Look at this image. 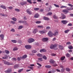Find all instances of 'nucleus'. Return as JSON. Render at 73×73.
Masks as SVG:
<instances>
[{
	"instance_id": "obj_1",
	"label": "nucleus",
	"mask_w": 73,
	"mask_h": 73,
	"mask_svg": "<svg viewBox=\"0 0 73 73\" xmlns=\"http://www.w3.org/2000/svg\"><path fill=\"white\" fill-rule=\"evenodd\" d=\"M58 31L57 30L55 32V33L53 34V33H52V32L50 31L48 33V36L49 37H52L53 35L54 36H56L57 35H58Z\"/></svg>"
},
{
	"instance_id": "obj_2",
	"label": "nucleus",
	"mask_w": 73,
	"mask_h": 73,
	"mask_svg": "<svg viewBox=\"0 0 73 73\" xmlns=\"http://www.w3.org/2000/svg\"><path fill=\"white\" fill-rule=\"evenodd\" d=\"M68 5L71 7L70 8V9H69V7L67 8V9L68 11H70V10H72V9H73V6L72 5L69 3L68 4Z\"/></svg>"
},
{
	"instance_id": "obj_3",
	"label": "nucleus",
	"mask_w": 73,
	"mask_h": 73,
	"mask_svg": "<svg viewBox=\"0 0 73 73\" xmlns=\"http://www.w3.org/2000/svg\"><path fill=\"white\" fill-rule=\"evenodd\" d=\"M28 41L30 43H31V42H33L35 41V39L32 38H29L28 40Z\"/></svg>"
},
{
	"instance_id": "obj_4",
	"label": "nucleus",
	"mask_w": 73,
	"mask_h": 73,
	"mask_svg": "<svg viewBox=\"0 0 73 73\" xmlns=\"http://www.w3.org/2000/svg\"><path fill=\"white\" fill-rule=\"evenodd\" d=\"M57 44H55L54 45L53 44H51L50 46V48L51 49H53L54 48H55L57 46Z\"/></svg>"
},
{
	"instance_id": "obj_5",
	"label": "nucleus",
	"mask_w": 73,
	"mask_h": 73,
	"mask_svg": "<svg viewBox=\"0 0 73 73\" xmlns=\"http://www.w3.org/2000/svg\"><path fill=\"white\" fill-rule=\"evenodd\" d=\"M25 47L26 49H31V46L29 45H26L25 46Z\"/></svg>"
},
{
	"instance_id": "obj_6",
	"label": "nucleus",
	"mask_w": 73,
	"mask_h": 73,
	"mask_svg": "<svg viewBox=\"0 0 73 73\" xmlns=\"http://www.w3.org/2000/svg\"><path fill=\"white\" fill-rule=\"evenodd\" d=\"M26 12L28 14H29V15H31V14H32V12L31 11H30L29 9H27L26 10Z\"/></svg>"
},
{
	"instance_id": "obj_7",
	"label": "nucleus",
	"mask_w": 73,
	"mask_h": 73,
	"mask_svg": "<svg viewBox=\"0 0 73 73\" xmlns=\"http://www.w3.org/2000/svg\"><path fill=\"white\" fill-rule=\"evenodd\" d=\"M19 23H23V24H25V25L27 24V21H19Z\"/></svg>"
},
{
	"instance_id": "obj_8",
	"label": "nucleus",
	"mask_w": 73,
	"mask_h": 73,
	"mask_svg": "<svg viewBox=\"0 0 73 73\" xmlns=\"http://www.w3.org/2000/svg\"><path fill=\"white\" fill-rule=\"evenodd\" d=\"M4 64L6 65H13L12 64H10L9 63V62H8L6 61H4Z\"/></svg>"
},
{
	"instance_id": "obj_9",
	"label": "nucleus",
	"mask_w": 73,
	"mask_h": 73,
	"mask_svg": "<svg viewBox=\"0 0 73 73\" xmlns=\"http://www.w3.org/2000/svg\"><path fill=\"white\" fill-rule=\"evenodd\" d=\"M0 37L1 38V40H3L4 39V35L3 34H1L0 35Z\"/></svg>"
},
{
	"instance_id": "obj_10",
	"label": "nucleus",
	"mask_w": 73,
	"mask_h": 73,
	"mask_svg": "<svg viewBox=\"0 0 73 73\" xmlns=\"http://www.w3.org/2000/svg\"><path fill=\"white\" fill-rule=\"evenodd\" d=\"M48 40V38H43L42 39V41H46Z\"/></svg>"
},
{
	"instance_id": "obj_11",
	"label": "nucleus",
	"mask_w": 73,
	"mask_h": 73,
	"mask_svg": "<svg viewBox=\"0 0 73 73\" xmlns=\"http://www.w3.org/2000/svg\"><path fill=\"white\" fill-rule=\"evenodd\" d=\"M61 22L63 24H66L67 23H68V21H65V20H63L61 21Z\"/></svg>"
},
{
	"instance_id": "obj_12",
	"label": "nucleus",
	"mask_w": 73,
	"mask_h": 73,
	"mask_svg": "<svg viewBox=\"0 0 73 73\" xmlns=\"http://www.w3.org/2000/svg\"><path fill=\"white\" fill-rule=\"evenodd\" d=\"M60 19H64L66 18V16L64 14H62V15L61 17L60 18Z\"/></svg>"
},
{
	"instance_id": "obj_13",
	"label": "nucleus",
	"mask_w": 73,
	"mask_h": 73,
	"mask_svg": "<svg viewBox=\"0 0 73 73\" xmlns=\"http://www.w3.org/2000/svg\"><path fill=\"white\" fill-rule=\"evenodd\" d=\"M46 32V31L45 30H44L43 31H39V33L41 34H42V33H45Z\"/></svg>"
},
{
	"instance_id": "obj_14",
	"label": "nucleus",
	"mask_w": 73,
	"mask_h": 73,
	"mask_svg": "<svg viewBox=\"0 0 73 73\" xmlns=\"http://www.w3.org/2000/svg\"><path fill=\"white\" fill-rule=\"evenodd\" d=\"M26 57H27V55H25L22 57L21 56L20 57V58L21 59H23V58H26Z\"/></svg>"
},
{
	"instance_id": "obj_15",
	"label": "nucleus",
	"mask_w": 73,
	"mask_h": 73,
	"mask_svg": "<svg viewBox=\"0 0 73 73\" xmlns=\"http://www.w3.org/2000/svg\"><path fill=\"white\" fill-rule=\"evenodd\" d=\"M11 69H8L7 70L5 71V72L6 73H10V72H11Z\"/></svg>"
},
{
	"instance_id": "obj_16",
	"label": "nucleus",
	"mask_w": 73,
	"mask_h": 73,
	"mask_svg": "<svg viewBox=\"0 0 73 73\" xmlns=\"http://www.w3.org/2000/svg\"><path fill=\"white\" fill-rule=\"evenodd\" d=\"M40 52H45L46 50L44 49H42L40 50Z\"/></svg>"
},
{
	"instance_id": "obj_17",
	"label": "nucleus",
	"mask_w": 73,
	"mask_h": 73,
	"mask_svg": "<svg viewBox=\"0 0 73 73\" xmlns=\"http://www.w3.org/2000/svg\"><path fill=\"white\" fill-rule=\"evenodd\" d=\"M21 5H25V4H27V2L25 1L22 2L21 3Z\"/></svg>"
},
{
	"instance_id": "obj_18",
	"label": "nucleus",
	"mask_w": 73,
	"mask_h": 73,
	"mask_svg": "<svg viewBox=\"0 0 73 73\" xmlns=\"http://www.w3.org/2000/svg\"><path fill=\"white\" fill-rule=\"evenodd\" d=\"M62 12H64L66 13H68V11L66 9H64L62 10Z\"/></svg>"
},
{
	"instance_id": "obj_19",
	"label": "nucleus",
	"mask_w": 73,
	"mask_h": 73,
	"mask_svg": "<svg viewBox=\"0 0 73 73\" xmlns=\"http://www.w3.org/2000/svg\"><path fill=\"white\" fill-rule=\"evenodd\" d=\"M50 62L51 63V64H54V61L52 59H51L50 60Z\"/></svg>"
},
{
	"instance_id": "obj_20",
	"label": "nucleus",
	"mask_w": 73,
	"mask_h": 73,
	"mask_svg": "<svg viewBox=\"0 0 73 73\" xmlns=\"http://www.w3.org/2000/svg\"><path fill=\"white\" fill-rule=\"evenodd\" d=\"M45 68H47L48 69H49V68H51V66H49L48 65H47L45 66Z\"/></svg>"
},
{
	"instance_id": "obj_21",
	"label": "nucleus",
	"mask_w": 73,
	"mask_h": 73,
	"mask_svg": "<svg viewBox=\"0 0 73 73\" xmlns=\"http://www.w3.org/2000/svg\"><path fill=\"white\" fill-rule=\"evenodd\" d=\"M43 19L45 20H49V19L48 17H43Z\"/></svg>"
},
{
	"instance_id": "obj_22",
	"label": "nucleus",
	"mask_w": 73,
	"mask_h": 73,
	"mask_svg": "<svg viewBox=\"0 0 73 73\" xmlns=\"http://www.w3.org/2000/svg\"><path fill=\"white\" fill-rule=\"evenodd\" d=\"M37 29H35L34 30V31H33V33H34V34H35V33H36V32H37Z\"/></svg>"
},
{
	"instance_id": "obj_23",
	"label": "nucleus",
	"mask_w": 73,
	"mask_h": 73,
	"mask_svg": "<svg viewBox=\"0 0 73 73\" xmlns=\"http://www.w3.org/2000/svg\"><path fill=\"white\" fill-rule=\"evenodd\" d=\"M37 56L38 57H42V54L39 53L37 54Z\"/></svg>"
},
{
	"instance_id": "obj_24",
	"label": "nucleus",
	"mask_w": 73,
	"mask_h": 73,
	"mask_svg": "<svg viewBox=\"0 0 73 73\" xmlns=\"http://www.w3.org/2000/svg\"><path fill=\"white\" fill-rule=\"evenodd\" d=\"M38 16H39L38 14H36L35 15L34 17L35 18H37V17H38Z\"/></svg>"
},
{
	"instance_id": "obj_25",
	"label": "nucleus",
	"mask_w": 73,
	"mask_h": 73,
	"mask_svg": "<svg viewBox=\"0 0 73 73\" xmlns=\"http://www.w3.org/2000/svg\"><path fill=\"white\" fill-rule=\"evenodd\" d=\"M12 19L14 21H17V19L16 18L13 17L12 18Z\"/></svg>"
},
{
	"instance_id": "obj_26",
	"label": "nucleus",
	"mask_w": 73,
	"mask_h": 73,
	"mask_svg": "<svg viewBox=\"0 0 73 73\" xmlns=\"http://www.w3.org/2000/svg\"><path fill=\"white\" fill-rule=\"evenodd\" d=\"M38 59L39 61H42V58H38Z\"/></svg>"
},
{
	"instance_id": "obj_27",
	"label": "nucleus",
	"mask_w": 73,
	"mask_h": 73,
	"mask_svg": "<svg viewBox=\"0 0 73 73\" xmlns=\"http://www.w3.org/2000/svg\"><path fill=\"white\" fill-rule=\"evenodd\" d=\"M52 15V13L50 12L48 13L47 14V15H48V16H50V15Z\"/></svg>"
},
{
	"instance_id": "obj_28",
	"label": "nucleus",
	"mask_w": 73,
	"mask_h": 73,
	"mask_svg": "<svg viewBox=\"0 0 73 73\" xmlns=\"http://www.w3.org/2000/svg\"><path fill=\"white\" fill-rule=\"evenodd\" d=\"M11 41L13 43H16L17 42V41L15 40H12Z\"/></svg>"
},
{
	"instance_id": "obj_29",
	"label": "nucleus",
	"mask_w": 73,
	"mask_h": 73,
	"mask_svg": "<svg viewBox=\"0 0 73 73\" xmlns=\"http://www.w3.org/2000/svg\"><path fill=\"white\" fill-rule=\"evenodd\" d=\"M0 7L1 8H3V9H6V7L4 6L1 5Z\"/></svg>"
},
{
	"instance_id": "obj_30",
	"label": "nucleus",
	"mask_w": 73,
	"mask_h": 73,
	"mask_svg": "<svg viewBox=\"0 0 73 73\" xmlns=\"http://www.w3.org/2000/svg\"><path fill=\"white\" fill-rule=\"evenodd\" d=\"M59 48H60V49H62L64 48V47H63V46H62L61 45H59Z\"/></svg>"
},
{
	"instance_id": "obj_31",
	"label": "nucleus",
	"mask_w": 73,
	"mask_h": 73,
	"mask_svg": "<svg viewBox=\"0 0 73 73\" xmlns=\"http://www.w3.org/2000/svg\"><path fill=\"white\" fill-rule=\"evenodd\" d=\"M32 53H35L37 52V51L36 50H32Z\"/></svg>"
},
{
	"instance_id": "obj_32",
	"label": "nucleus",
	"mask_w": 73,
	"mask_h": 73,
	"mask_svg": "<svg viewBox=\"0 0 73 73\" xmlns=\"http://www.w3.org/2000/svg\"><path fill=\"white\" fill-rule=\"evenodd\" d=\"M65 57L62 56L61 57V60H64V59H65Z\"/></svg>"
},
{
	"instance_id": "obj_33",
	"label": "nucleus",
	"mask_w": 73,
	"mask_h": 73,
	"mask_svg": "<svg viewBox=\"0 0 73 73\" xmlns=\"http://www.w3.org/2000/svg\"><path fill=\"white\" fill-rule=\"evenodd\" d=\"M23 27L22 26H19L18 28V29H21L23 28Z\"/></svg>"
},
{
	"instance_id": "obj_34",
	"label": "nucleus",
	"mask_w": 73,
	"mask_h": 73,
	"mask_svg": "<svg viewBox=\"0 0 73 73\" xmlns=\"http://www.w3.org/2000/svg\"><path fill=\"white\" fill-rule=\"evenodd\" d=\"M17 50H18V48L17 47H15L13 49V50L14 51Z\"/></svg>"
},
{
	"instance_id": "obj_35",
	"label": "nucleus",
	"mask_w": 73,
	"mask_h": 73,
	"mask_svg": "<svg viewBox=\"0 0 73 73\" xmlns=\"http://www.w3.org/2000/svg\"><path fill=\"white\" fill-rule=\"evenodd\" d=\"M66 70L67 72H70V69L68 68H66Z\"/></svg>"
},
{
	"instance_id": "obj_36",
	"label": "nucleus",
	"mask_w": 73,
	"mask_h": 73,
	"mask_svg": "<svg viewBox=\"0 0 73 73\" xmlns=\"http://www.w3.org/2000/svg\"><path fill=\"white\" fill-rule=\"evenodd\" d=\"M68 48L70 49H73V47L71 46H69Z\"/></svg>"
},
{
	"instance_id": "obj_37",
	"label": "nucleus",
	"mask_w": 73,
	"mask_h": 73,
	"mask_svg": "<svg viewBox=\"0 0 73 73\" xmlns=\"http://www.w3.org/2000/svg\"><path fill=\"white\" fill-rule=\"evenodd\" d=\"M27 1L29 3V4H32L31 0H27Z\"/></svg>"
},
{
	"instance_id": "obj_38",
	"label": "nucleus",
	"mask_w": 73,
	"mask_h": 73,
	"mask_svg": "<svg viewBox=\"0 0 73 73\" xmlns=\"http://www.w3.org/2000/svg\"><path fill=\"white\" fill-rule=\"evenodd\" d=\"M42 57L44 59V60H46L47 59V58L45 56H43Z\"/></svg>"
},
{
	"instance_id": "obj_39",
	"label": "nucleus",
	"mask_w": 73,
	"mask_h": 73,
	"mask_svg": "<svg viewBox=\"0 0 73 73\" xmlns=\"http://www.w3.org/2000/svg\"><path fill=\"white\" fill-rule=\"evenodd\" d=\"M5 52L6 54H9V51L8 50H5Z\"/></svg>"
},
{
	"instance_id": "obj_40",
	"label": "nucleus",
	"mask_w": 73,
	"mask_h": 73,
	"mask_svg": "<svg viewBox=\"0 0 73 73\" xmlns=\"http://www.w3.org/2000/svg\"><path fill=\"white\" fill-rule=\"evenodd\" d=\"M54 5L56 7H57V8H58L59 7V5H56V4H54Z\"/></svg>"
},
{
	"instance_id": "obj_41",
	"label": "nucleus",
	"mask_w": 73,
	"mask_h": 73,
	"mask_svg": "<svg viewBox=\"0 0 73 73\" xmlns=\"http://www.w3.org/2000/svg\"><path fill=\"white\" fill-rule=\"evenodd\" d=\"M53 17L55 19H57L58 17H57V16H56V15H54L53 16Z\"/></svg>"
},
{
	"instance_id": "obj_42",
	"label": "nucleus",
	"mask_w": 73,
	"mask_h": 73,
	"mask_svg": "<svg viewBox=\"0 0 73 73\" xmlns=\"http://www.w3.org/2000/svg\"><path fill=\"white\" fill-rule=\"evenodd\" d=\"M69 31H70L69 30H66L64 31V32L66 33H68V32H69Z\"/></svg>"
},
{
	"instance_id": "obj_43",
	"label": "nucleus",
	"mask_w": 73,
	"mask_h": 73,
	"mask_svg": "<svg viewBox=\"0 0 73 73\" xmlns=\"http://www.w3.org/2000/svg\"><path fill=\"white\" fill-rule=\"evenodd\" d=\"M12 60H13V61H16L17 59L15 58H12Z\"/></svg>"
},
{
	"instance_id": "obj_44",
	"label": "nucleus",
	"mask_w": 73,
	"mask_h": 73,
	"mask_svg": "<svg viewBox=\"0 0 73 73\" xmlns=\"http://www.w3.org/2000/svg\"><path fill=\"white\" fill-rule=\"evenodd\" d=\"M15 11H17V12H19V11H20V10L18 9H15Z\"/></svg>"
},
{
	"instance_id": "obj_45",
	"label": "nucleus",
	"mask_w": 73,
	"mask_h": 73,
	"mask_svg": "<svg viewBox=\"0 0 73 73\" xmlns=\"http://www.w3.org/2000/svg\"><path fill=\"white\" fill-rule=\"evenodd\" d=\"M23 69H20L19 70H18V72L19 73H20V72H21V71H23Z\"/></svg>"
},
{
	"instance_id": "obj_46",
	"label": "nucleus",
	"mask_w": 73,
	"mask_h": 73,
	"mask_svg": "<svg viewBox=\"0 0 73 73\" xmlns=\"http://www.w3.org/2000/svg\"><path fill=\"white\" fill-rule=\"evenodd\" d=\"M66 57H70V54L68 53L66 54Z\"/></svg>"
},
{
	"instance_id": "obj_47",
	"label": "nucleus",
	"mask_w": 73,
	"mask_h": 73,
	"mask_svg": "<svg viewBox=\"0 0 73 73\" xmlns=\"http://www.w3.org/2000/svg\"><path fill=\"white\" fill-rule=\"evenodd\" d=\"M38 28H42L44 27H43V26H42V25H41V26H38Z\"/></svg>"
},
{
	"instance_id": "obj_48",
	"label": "nucleus",
	"mask_w": 73,
	"mask_h": 73,
	"mask_svg": "<svg viewBox=\"0 0 73 73\" xmlns=\"http://www.w3.org/2000/svg\"><path fill=\"white\" fill-rule=\"evenodd\" d=\"M51 56H56V54H54V53H52L50 54Z\"/></svg>"
},
{
	"instance_id": "obj_49",
	"label": "nucleus",
	"mask_w": 73,
	"mask_h": 73,
	"mask_svg": "<svg viewBox=\"0 0 73 73\" xmlns=\"http://www.w3.org/2000/svg\"><path fill=\"white\" fill-rule=\"evenodd\" d=\"M3 58L4 59H7V58H8V57L6 56L3 57Z\"/></svg>"
},
{
	"instance_id": "obj_50",
	"label": "nucleus",
	"mask_w": 73,
	"mask_h": 73,
	"mask_svg": "<svg viewBox=\"0 0 73 73\" xmlns=\"http://www.w3.org/2000/svg\"><path fill=\"white\" fill-rule=\"evenodd\" d=\"M67 7L66 6H62L60 7V8H66Z\"/></svg>"
},
{
	"instance_id": "obj_51",
	"label": "nucleus",
	"mask_w": 73,
	"mask_h": 73,
	"mask_svg": "<svg viewBox=\"0 0 73 73\" xmlns=\"http://www.w3.org/2000/svg\"><path fill=\"white\" fill-rule=\"evenodd\" d=\"M0 15L2 16H7V15H3V14H1Z\"/></svg>"
},
{
	"instance_id": "obj_52",
	"label": "nucleus",
	"mask_w": 73,
	"mask_h": 73,
	"mask_svg": "<svg viewBox=\"0 0 73 73\" xmlns=\"http://www.w3.org/2000/svg\"><path fill=\"white\" fill-rule=\"evenodd\" d=\"M34 9L35 10V11H37V10H38V9H39V8H34Z\"/></svg>"
},
{
	"instance_id": "obj_53",
	"label": "nucleus",
	"mask_w": 73,
	"mask_h": 73,
	"mask_svg": "<svg viewBox=\"0 0 73 73\" xmlns=\"http://www.w3.org/2000/svg\"><path fill=\"white\" fill-rule=\"evenodd\" d=\"M36 24H40V23H41V21H37L36 22Z\"/></svg>"
},
{
	"instance_id": "obj_54",
	"label": "nucleus",
	"mask_w": 73,
	"mask_h": 73,
	"mask_svg": "<svg viewBox=\"0 0 73 73\" xmlns=\"http://www.w3.org/2000/svg\"><path fill=\"white\" fill-rule=\"evenodd\" d=\"M21 59V58L20 57H18L17 58V60L18 61H20V60Z\"/></svg>"
},
{
	"instance_id": "obj_55",
	"label": "nucleus",
	"mask_w": 73,
	"mask_h": 73,
	"mask_svg": "<svg viewBox=\"0 0 73 73\" xmlns=\"http://www.w3.org/2000/svg\"><path fill=\"white\" fill-rule=\"evenodd\" d=\"M46 29H50V27H46Z\"/></svg>"
},
{
	"instance_id": "obj_56",
	"label": "nucleus",
	"mask_w": 73,
	"mask_h": 73,
	"mask_svg": "<svg viewBox=\"0 0 73 73\" xmlns=\"http://www.w3.org/2000/svg\"><path fill=\"white\" fill-rule=\"evenodd\" d=\"M8 8H9V9H12V8H13V7H8Z\"/></svg>"
},
{
	"instance_id": "obj_57",
	"label": "nucleus",
	"mask_w": 73,
	"mask_h": 73,
	"mask_svg": "<svg viewBox=\"0 0 73 73\" xmlns=\"http://www.w3.org/2000/svg\"><path fill=\"white\" fill-rule=\"evenodd\" d=\"M11 32H15V29H12L11 30Z\"/></svg>"
},
{
	"instance_id": "obj_58",
	"label": "nucleus",
	"mask_w": 73,
	"mask_h": 73,
	"mask_svg": "<svg viewBox=\"0 0 73 73\" xmlns=\"http://www.w3.org/2000/svg\"><path fill=\"white\" fill-rule=\"evenodd\" d=\"M11 23L12 24H15V22L13 21H11Z\"/></svg>"
},
{
	"instance_id": "obj_59",
	"label": "nucleus",
	"mask_w": 73,
	"mask_h": 73,
	"mask_svg": "<svg viewBox=\"0 0 73 73\" xmlns=\"http://www.w3.org/2000/svg\"><path fill=\"white\" fill-rule=\"evenodd\" d=\"M18 67H19V66H18V65H17V66H14L15 68H18Z\"/></svg>"
},
{
	"instance_id": "obj_60",
	"label": "nucleus",
	"mask_w": 73,
	"mask_h": 73,
	"mask_svg": "<svg viewBox=\"0 0 73 73\" xmlns=\"http://www.w3.org/2000/svg\"><path fill=\"white\" fill-rule=\"evenodd\" d=\"M64 70H65V69H62L61 70V72H64Z\"/></svg>"
},
{
	"instance_id": "obj_61",
	"label": "nucleus",
	"mask_w": 73,
	"mask_h": 73,
	"mask_svg": "<svg viewBox=\"0 0 73 73\" xmlns=\"http://www.w3.org/2000/svg\"><path fill=\"white\" fill-rule=\"evenodd\" d=\"M18 42L19 44H21L22 43V41L21 40H19Z\"/></svg>"
},
{
	"instance_id": "obj_62",
	"label": "nucleus",
	"mask_w": 73,
	"mask_h": 73,
	"mask_svg": "<svg viewBox=\"0 0 73 73\" xmlns=\"http://www.w3.org/2000/svg\"><path fill=\"white\" fill-rule=\"evenodd\" d=\"M71 43L70 42H68L66 43V44L67 45H68L69 44H70Z\"/></svg>"
},
{
	"instance_id": "obj_63",
	"label": "nucleus",
	"mask_w": 73,
	"mask_h": 73,
	"mask_svg": "<svg viewBox=\"0 0 73 73\" xmlns=\"http://www.w3.org/2000/svg\"><path fill=\"white\" fill-rule=\"evenodd\" d=\"M68 26H72V24L71 23H69L68 24Z\"/></svg>"
},
{
	"instance_id": "obj_64",
	"label": "nucleus",
	"mask_w": 73,
	"mask_h": 73,
	"mask_svg": "<svg viewBox=\"0 0 73 73\" xmlns=\"http://www.w3.org/2000/svg\"><path fill=\"white\" fill-rule=\"evenodd\" d=\"M57 66V64H53V66Z\"/></svg>"
}]
</instances>
